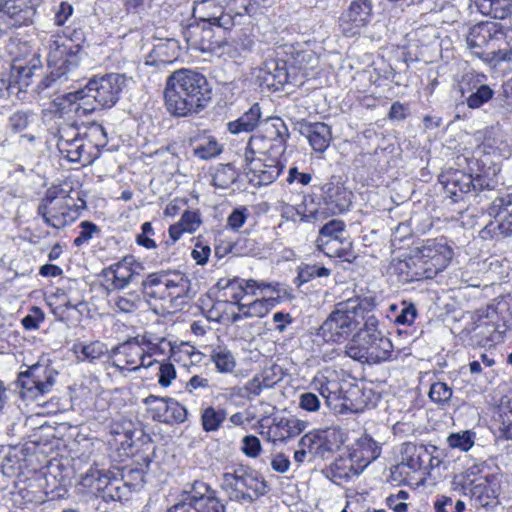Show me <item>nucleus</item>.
Segmentation results:
<instances>
[{"label":"nucleus","mask_w":512,"mask_h":512,"mask_svg":"<svg viewBox=\"0 0 512 512\" xmlns=\"http://www.w3.org/2000/svg\"><path fill=\"white\" fill-rule=\"evenodd\" d=\"M125 86L124 75L106 74L89 80L82 89L65 94L55 105L61 115L74 113L79 118L84 117L96 110L113 107Z\"/></svg>","instance_id":"obj_1"},{"label":"nucleus","mask_w":512,"mask_h":512,"mask_svg":"<svg viewBox=\"0 0 512 512\" xmlns=\"http://www.w3.org/2000/svg\"><path fill=\"white\" fill-rule=\"evenodd\" d=\"M164 98L167 110L173 116L187 117L207 107L211 90L203 74L182 68L167 78Z\"/></svg>","instance_id":"obj_2"},{"label":"nucleus","mask_w":512,"mask_h":512,"mask_svg":"<svg viewBox=\"0 0 512 512\" xmlns=\"http://www.w3.org/2000/svg\"><path fill=\"white\" fill-rule=\"evenodd\" d=\"M375 304L372 297H356L341 301L329 314L319 329V335L326 342L341 343L358 328L359 318Z\"/></svg>","instance_id":"obj_3"},{"label":"nucleus","mask_w":512,"mask_h":512,"mask_svg":"<svg viewBox=\"0 0 512 512\" xmlns=\"http://www.w3.org/2000/svg\"><path fill=\"white\" fill-rule=\"evenodd\" d=\"M393 344L384 334L357 332L345 346V354L362 363L380 364L392 359Z\"/></svg>","instance_id":"obj_4"},{"label":"nucleus","mask_w":512,"mask_h":512,"mask_svg":"<svg viewBox=\"0 0 512 512\" xmlns=\"http://www.w3.org/2000/svg\"><path fill=\"white\" fill-rule=\"evenodd\" d=\"M222 488L230 500L241 504H250L268 492L266 481L242 466L223 474Z\"/></svg>","instance_id":"obj_5"},{"label":"nucleus","mask_w":512,"mask_h":512,"mask_svg":"<svg viewBox=\"0 0 512 512\" xmlns=\"http://www.w3.org/2000/svg\"><path fill=\"white\" fill-rule=\"evenodd\" d=\"M107 143V134L101 124L93 123L85 134L63 145L60 154L70 162L83 166L93 163L99 157V148Z\"/></svg>","instance_id":"obj_6"},{"label":"nucleus","mask_w":512,"mask_h":512,"mask_svg":"<svg viewBox=\"0 0 512 512\" xmlns=\"http://www.w3.org/2000/svg\"><path fill=\"white\" fill-rule=\"evenodd\" d=\"M70 201L71 198L62 189L50 188L38 206V214L46 225L62 229L78 216V207Z\"/></svg>","instance_id":"obj_7"},{"label":"nucleus","mask_w":512,"mask_h":512,"mask_svg":"<svg viewBox=\"0 0 512 512\" xmlns=\"http://www.w3.org/2000/svg\"><path fill=\"white\" fill-rule=\"evenodd\" d=\"M465 330L475 344L492 347L503 341L507 325L496 309L488 307L477 311Z\"/></svg>","instance_id":"obj_8"},{"label":"nucleus","mask_w":512,"mask_h":512,"mask_svg":"<svg viewBox=\"0 0 512 512\" xmlns=\"http://www.w3.org/2000/svg\"><path fill=\"white\" fill-rule=\"evenodd\" d=\"M426 279L442 272L453 258V250L444 238L428 239L414 250Z\"/></svg>","instance_id":"obj_9"},{"label":"nucleus","mask_w":512,"mask_h":512,"mask_svg":"<svg viewBox=\"0 0 512 512\" xmlns=\"http://www.w3.org/2000/svg\"><path fill=\"white\" fill-rule=\"evenodd\" d=\"M373 17L371 0H353L339 17L340 32L347 38L357 37L366 28Z\"/></svg>","instance_id":"obj_10"},{"label":"nucleus","mask_w":512,"mask_h":512,"mask_svg":"<svg viewBox=\"0 0 512 512\" xmlns=\"http://www.w3.org/2000/svg\"><path fill=\"white\" fill-rule=\"evenodd\" d=\"M80 52V46L73 44L70 39L54 35L48 45V67L70 73L80 63Z\"/></svg>","instance_id":"obj_11"},{"label":"nucleus","mask_w":512,"mask_h":512,"mask_svg":"<svg viewBox=\"0 0 512 512\" xmlns=\"http://www.w3.org/2000/svg\"><path fill=\"white\" fill-rule=\"evenodd\" d=\"M55 383L52 370L41 365H33L18 377L21 396L26 399L38 400L40 396L50 391Z\"/></svg>","instance_id":"obj_12"},{"label":"nucleus","mask_w":512,"mask_h":512,"mask_svg":"<svg viewBox=\"0 0 512 512\" xmlns=\"http://www.w3.org/2000/svg\"><path fill=\"white\" fill-rule=\"evenodd\" d=\"M144 403L148 406L154 421L173 424L183 423L187 419L186 407L173 398L149 395L144 399Z\"/></svg>","instance_id":"obj_13"},{"label":"nucleus","mask_w":512,"mask_h":512,"mask_svg":"<svg viewBox=\"0 0 512 512\" xmlns=\"http://www.w3.org/2000/svg\"><path fill=\"white\" fill-rule=\"evenodd\" d=\"M144 266L134 256L128 255L103 270L104 276L111 281L113 289L123 290L137 280Z\"/></svg>","instance_id":"obj_14"},{"label":"nucleus","mask_w":512,"mask_h":512,"mask_svg":"<svg viewBox=\"0 0 512 512\" xmlns=\"http://www.w3.org/2000/svg\"><path fill=\"white\" fill-rule=\"evenodd\" d=\"M220 32L224 31L218 30L214 24L207 23V21H199L195 24H190L183 34L192 49L201 52H211L222 44L220 36L217 37V33Z\"/></svg>","instance_id":"obj_15"},{"label":"nucleus","mask_w":512,"mask_h":512,"mask_svg":"<svg viewBox=\"0 0 512 512\" xmlns=\"http://www.w3.org/2000/svg\"><path fill=\"white\" fill-rule=\"evenodd\" d=\"M35 14L36 0H0V18L10 27L29 26Z\"/></svg>","instance_id":"obj_16"},{"label":"nucleus","mask_w":512,"mask_h":512,"mask_svg":"<svg viewBox=\"0 0 512 512\" xmlns=\"http://www.w3.org/2000/svg\"><path fill=\"white\" fill-rule=\"evenodd\" d=\"M121 356L122 359L112 360L110 365L116 368L119 372H123L126 366H133L128 369L129 371H137L140 368H149L154 365V361L145 363L147 355L141 350V347L136 345L134 337L125 343L115 346L111 350V359L115 356Z\"/></svg>","instance_id":"obj_17"},{"label":"nucleus","mask_w":512,"mask_h":512,"mask_svg":"<svg viewBox=\"0 0 512 512\" xmlns=\"http://www.w3.org/2000/svg\"><path fill=\"white\" fill-rule=\"evenodd\" d=\"M223 10L220 0H195L193 16L199 21L214 24L218 30L228 31L234 26V17Z\"/></svg>","instance_id":"obj_18"},{"label":"nucleus","mask_w":512,"mask_h":512,"mask_svg":"<svg viewBox=\"0 0 512 512\" xmlns=\"http://www.w3.org/2000/svg\"><path fill=\"white\" fill-rule=\"evenodd\" d=\"M308 422L291 417H274L266 434L267 439L272 442H284L301 434L307 427Z\"/></svg>","instance_id":"obj_19"},{"label":"nucleus","mask_w":512,"mask_h":512,"mask_svg":"<svg viewBox=\"0 0 512 512\" xmlns=\"http://www.w3.org/2000/svg\"><path fill=\"white\" fill-rule=\"evenodd\" d=\"M269 161L270 163H265L264 160L250 161L244 164V171L254 186L269 185L279 177L283 167L275 158Z\"/></svg>","instance_id":"obj_20"},{"label":"nucleus","mask_w":512,"mask_h":512,"mask_svg":"<svg viewBox=\"0 0 512 512\" xmlns=\"http://www.w3.org/2000/svg\"><path fill=\"white\" fill-rule=\"evenodd\" d=\"M186 492L195 511L225 512V507L216 497L215 492L204 482H194L191 490Z\"/></svg>","instance_id":"obj_21"},{"label":"nucleus","mask_w":512,"mask_h":512,"mask_svg":"<svg viewBox=\"0 0 512 512\" xmlns=\"http://www.w3.org/2000/svg\"><path fill=\"white\" fill-rule=\"evenodd\" d=\"M298 130L305 136L315 152L323 153L332 139L331 128L324 122H298Z\"/></svg>","instance_id":"obj_22"},{"label":"nucleus","mask_w":512,"mask_h":512,"mask_svg":"<svg viewBox=\"0 0 512 512\" xmlns=\"http://www.w3.org/2000/svg\"><path fill=\"white\" fill-rule=\"evenodd\" d=\"M498 34H502L501 27L496 22L486 21L474 25L467 36V45L471 51L480 55L483 53L482 49L488 43L497 38Z\"/></svg>","instance_id":"obj_23"},{"label":"nucleus","mask_w":512,"mask_h":512,"mask_svg":"<svg viewBox=\"0 0 512 512\" xmlns=\"http://www.w3.org/2000/svg\"><path fill=\"white\" fill-rule=\"evenodd\" d=\"M390 270L393 275L397 276L398 282L402 284L426 279L414 252L405 259H394L390 264Z\"/></svg>","instance_id":"obj_24"},{"label":"nucleus","mask_w":512,"mask_h":512,"mask_svg":"<svg viewBox=\"0 0 512 512\" xmlns=\"http://www.w3.org/2000/svg\"><path fill=\"white\" fill-rule=\"evenodd\" d=\"M381 454V447L369 435H364L352 445L349 455L364 470L371 462Z\"/></svg>","instance_id":"obj_25"},{"label":"nucleus","mask_w":512,"mask_h":512,"mask_svg":"<svg viewBox=\"0 0 512 512\" xmlns=\"http://www.w3.org/2000/svg\"><path fill=\"white\" fill-rule=\"evenodd\" d=\"M445 192L451 197L473 192V175L460 170H450L440 176Z\"/></svg>","instance_id":"obj_26"},{"label":"nucleus","mask_w":512,"mask_h":512,"mask_svg":"<svg viewBox=\"0 0 512 512\" xmlns=\"http://www.w3.org/2000/svg\"><path fill=\"white\" fill-rule=\"evenodd\" d=\"M363 470L351 458L339 457L326 470V476L336 485H342L350 481L353 477L358 476Z\"/></svg>","instance_id":"obj_27"},{"label":"nucleus","mask_w":512,"mask_h":512,"mask_svg":"<svg viewBox=\"0 0 512 512\" xmlns=\"http://www.w3.org/2000/svg\"><path fill=\"white\" fill-rule=\"evenodd\" d=\"M136 345L141 347L147 358L152 356L166 357L170 356L172 350L171 342L165 337L158 336L152 333H144L134 337Z\"/></svg>","instance_id":"obj_28"},{"label":"nucleus","mask_w":512,"mask_h":512,"mask_svg":"<svg viewBox=\"0 0 512 512\" xmlns=\"http://www.w3.org/2000/svg\"><path fill=\"white\" fill-rule=\"evenodd\" d=\"M428 445L405 442L401 446V461L399 466H405L412 471L424 468L425 459L428 456Z\"/></svg>","instance_id":"obj_29"},{"label":"nucleus","mask_w":512,"mask_h":512,"mask_svg":"<svg viewBox=\"0 0 512 512\" xmlns=\"http://www.w3.org/2000/svg\"><path fill=\"white\" fill-rule=\"evenodd\" d=\"M168 273L169 271H160L149 274L141 283L143 294L149 298L167 301L169 299Z\"/></svg>","instance_id":"obj_30"},{"label":"nucleus","mask_w":512,"mask_h":512,"mask_svg":"<svg viewBox=\"0 0 512 512\" xmlns=\"http://www.w3.org/2000/svg\"><path fill=\"white\" fill-rule=\"evenodd\" d=\"M472 490L470 498L474 499L478 506L491 505L498 496L496 477L494 475L479 477Z\"/></svg>","instance_id":"obj_31"},{"label":"nucleus","mask_w":512,"mask_h":512,"mask_svg":"<svg viewBox=\"0 0 512 512\" xmlns=\"http://www.w3.org/2000/svg\"><path fill=\"white\" fill-rule=\"evenodd\" d=\"M73 351L78 360L82 362L96 363L104 357L111 359V351L108 346L99 340L76 343L73 345Z\"/></svg>","instance_id":"obj_32"},{"label":"nucleus","mask_w":512,"mask_h":512,"mask_svg":"<svg viewBox=\"0 0 512 512\" xmlns=\"http://www.w3.org/2000/svg\"><path fill=\"white\" fill-rule=\"evenodd\" d=\"M261 115L259 103H254L250 109L243 113L238 119L228 122L227 129L232 134L252 132L258 126Z\"/></svg>","instance_id":"obj_33"},{"label":"nucleus","mask_w":512,"mask_h":512,"mask_svg":"<svg viewBox=\"0 0 512 512\" xmlns=\"http://www.w3.org/2000/svg\"><path fill=\"white\" fill-rule=\"evenodd\" d=\"M318 439L320 442V451L317 455L324 457L325 453H331L338 450L345 442L346 435L338 427H329L325 430H318Z\"/></svg>","instance_id":"obj_34"},{"label":"nucleus","mask_w":512,"mask_h":512,"mask_svg":"<svg viewBox=\"0 0 512 512\" xmlns=\"http://www.w3.org/2000/svg\"><path fill=\"white\" fill-rule=\"evenodd\" d=\"M179 56V46L177 41L167 39L155 45L152 50L147 63L149 64H170L173 63Z\"/></svg>","instance_id":"obj_35"},{"label":"nucleus","mask_w":512,"mask_h":512,"mask_svg":"<svg viewBox=\"0 0 512 512\" xmlns=\"http://www.w3.org/2000/svg\"><path fill=\"white\" fill-rule=\"evenodd\" d=\"M478 11L495 19H505L511 14L512 0H475Z\"/></svg>","instance_id":"obj_36"},{"label":"nucleus","mask_w":512,"mask_h":512,"mask_svg":"<svg viewBox=\"0 0 512 512\" xmlns=\"http://www.w3.org/2000/svg\"><path fill=\"white\" fill-rule=\"evenodd\" d=\"M168 293L167 301H174L178 298L191 297V283L188 277L181 272L168 273Z\"/></svg>","instance_id":"obj_37"},{"label":"nucleus","mask_w":512,"mask_h":512,"mask_svg":"<svg viewBox=\"0 0 512 512\" xmlns=\"http://www.w3.org/2000/svg\"><path fill=\"white\" fill-rule=\"evenodd\" d=\"M273 147L271 140L262 135H252L247 143L244 153V163L263 160L260 156L266 155L269 148Z\"/></svg>","instance_id":"obj_38"},{"label":"nucleus","mask_w":512,"mask_h":512,"mask_svg":"<svg viewBox=\"0 0 512 512\" xmlns=\"http://www.w3.org/2000/svg\"><path fill=\"white\" fill-rule=\"evenodd\" d=\"M276 303V298L269 297L255 300L250 304L237 303V307L244 318H262L270 312Z\"/></svg>","instance_id":"obj_39"},{"label":"nucleus","mask_w":512,"mask_h":512,"mask_svg":"<svg viewBox=\"0 0 512 512\" xmlns=\"http://www.w3.org/2000/svg\"><path fill=\"white\" fill-rule=\"evenodd\" d=\"M35 66L13 63L10 73L9 88L17 87L19 91L27 88L32 82Z\"/></svg>","instance_id":"obj_40"},{"label":"nucleus","mask_w":512,"mask_h":512,"mask_svg":"<svg viewBox=\"0 0 512 512\" xmlns=\"http://www.w3.org/2000/svg\"><path fill=\"white\" fill-rule=\"evenodd\" d=\"M227 411L223 408L208 406L202 410L201 424L205 432H215L219 430L226 420Z\"/></svg>","instance_id":"obj_41"},{"label":"nucleus","mask_w":512,"mask_h":512,"mask_svg":"<svg viewBox=\"0 0 512 512\" xmlns=\"http://www.w3.org/2000/svg\"><path fill=\"white\" fill-rule=\"evenodd\" d=\"M325 243L326 242H319L316 244L318 249L322 251L326 256L348 260L347 257L350 254L351 243L344 237L328 241L327 244Z\"/></svg>","instance_id":"obj_42"},{"label":"nucleus","mask_w":512,"mask_h":512,"mask_svg":"<svg viewBox=\"0 0 512 512\" xmlns=\"http://www.w3.org/2000/svg\"><path fill=\"white\" fill-rule=\"evenodd\" d=\"M222 152V146L213 136L201 138L193 148V155L201 160H210Z\"/></svg>","instance_id":"obj_43"},{"label":"nucleus","mask_w":512,"mask_h":512,"mask_svg":"<svg viewBox=\"0 0 512 512\" xmlns=\"http://www.w3.org/2000/svg\"><path fill=\"white\" fill-rule=\"evenodd\" d=\"M211 360L219 373H231L236 367V360L232 352L226 347L218 346L212 350Z\"/></svg>","instance_id":"obj_44"},{"label":"nucleus","mask_w":512,"mask_h":512,"mask_svg":"<svg viewBox=\"0 0 512 512\" xmlns=\"http://www.w3.org/2000/svg\"><path fill=\"white\" fill-rule=\"evenodd\" d=\"M235 305L237 306V303L231 300H219L214 303L210 310L211 317H214L217 321L230 320L232 323H236L244 316L240 311L239 313L234 312L233 307Z\"/></svg>","instance_id":"obj_45"},{"label":"nucleus","mask_w":512,"mask_h":512,"mask_svg":"<svg viewBox=\"0 0 512 512\" xmlns=\"http://www.w3.org/2000/svg\"><path fill=\"white\" fill-rule=\"evenodd\" d=\"M498 172L496 167H489L483 173L473 176V192L480 193L496 189L499 185Z\"/></svg>","instance_id":"obj_46"},{"label":"nucleus","mask_w":512,"mask_h":512,"mask_svg":"<svg viewBox=\"0 0 512 512\" xmlns=\"http://www.w3.org/2000/svg\"><path fill=\"white\" fill-rule=\"evenodd\" d=\"M266 69L267 76L264 80L268 86L278 89L280 86L288 83L289 76L284 62L271 61L266 64Z\"/></svg>","instance_id":"obj_47"},{"label":"nucleus","mask_w":512,"mask_h":512,"mask_svg":"<svg viewBox=\"0 0 512 512\" xmlns=\"http://www.w3.org/2000/svg\"><path fill=\"white\" fill-rule=\"evenodd\" d=\"M170 357L175 362H182L183 366L187 367L201 361L202 353L197 351L194 346L183 343L177 348L172 346Z\"/></svg>","instance_id":"obj_48"},{"label":"nucleus","mask_w":512,"mask_h":512,"mask_svg":"<svg viewBox=\"0 0 512 512\" xmlns=\"http://www.w3.org/2000/svg\"><path fill=\"white\" fill-rule=\"evenodd\" d=\"M476 433L471 430L451 433L447 437L449 447L459 449L460 451H469L475 443Z\"/></svg>","instance_id":"obj_49"},{"label":"nucleus","mask_w":512,"mask_h":512,"mask_svg":"<svg viewBox=\"0 0 512 512\" xmlns=\"http://www.w3.org/2000/svg\"><path fill=\"white\" fill-rule=\"evenodd\" d=\"M345 223L342 220L333 219L321 227L316 243L328 242L344 237Z\"/></svg>","instance_id":"obj_50"},{"label":"nucleus","mask_w":512,"mask_h":512,"mask_svg":"<svg viewBox=\"0 0 512 512\" xmlns=\"http://www.w3.org/2000/svg\"><path fill=\"white\" fill-rule=\"evenodd\" d=\"M351 192L344 187L336 186L328 193L330 203L334 205L333 212L342 213L348 209L351 204Z\"/></svg>","instance_id":"obj_51"},{"label":"nucleus","mask_w":512,"mask_h":512,"mask_svg":"<svg viewBox=\"0 0 512 512\" xmlns=\"http://www.w3.org/2000/svg\"><path fill=\"white\" fill-rule=\"evenodd\" d=\"M273 383L269 377L264 375H255L252 379L246 382L243 386V391L246 393V399H253L259 396L263 390L270 389Z\"/></svg>","instance_id":"obj_52"},{"label":"nucleus","mask_w":512,"mask_h":512,"mask_svg":"<svg viewBox=\"0 0 512 512\" xmlns=\"http://www.w3.org/2000/svg\"><path fill=\"white\" fill-rule=\"evenodd\" d=\"M136 432L137 424L132 420L124 417L115 420L110 426V433L116 436H123L126 439V442L128 440H133ZM121 443L124 444L125 441H121Z\"/></svg>","instance_id":"obj_53"},{"label":"nucleus","mask_w":512,"mask_h":512,"mask_svg":"<svg viewBox=\"0 0 512 512\" xmlns=\"http://www.w3.org/2000/svg\"><path fill=\"white\" fill-rule=\"evenodd\" d=\"M237 178L236 171L231 164L221 165L213 175L212 184L221 189L228 188Z\"/></svg>","instance_id":"obj_54"},{"label":"nucleus","mask_w":512,"mask_h":512,"mask_svg":"<svg viewBox=\"0 0 512 512\" xmlns=\"http://www.w3.org/2000/svg\"><path fill=\"white\" fill-rule=\"evenodd\" d=\"M35 120V114L29 110H18L8 119V126L14 133L26 130Z\"/></svg>","instance_id":"obj_55"},{"label":"nucleus","mask_w":512,"mask_h":512,"mask_svg":"<svg viewBox=\"0 0 512 512\" xmlns=\"http://www.w3.org/2000/svg\"><path fill=\"white\" fill-rule=\"evenodd\" d=\"M494 91L485 84L480 85L466 98L467 106L471 109H478L490 101Z\"/></svg>","instance_id":"obj_56"},{"label":"nucleus","mask_w":512,"mask_h":512,"mask_svg":"<svg viewBox=\"0 0 512 512\" xmlns=\"http://www.w3.org/2000/svg\"><path fill=\"white\" fill-rule=\"evenodd\" d=\"M330 274L331 270L324 266H319L317 264H304L299 267V273L296 280H298L299 285H301L315 277H328Z\"/></svg>","instance_id":"obj_57"},{"label":"nucleus","mask_w":512,"mask_h":512,"mask_svg":"<svg viewBox=\"0 0 512 512\" xmlns=\"http://www.w3.org/2000/svg\"><path fill=\"white\" fill-rule=\"evenodd\" d=\"M56 136L57 148L59 150L65 143L67 145L82 136V134L74 123H59Z\"/></svg>","instance_id":"obj_58"},{"label":"nucleus","mask_w":512,"mask_h":512,"mask_svg":"<svg viewBox=\"0 0 512 512\" xmlns=\"http://www.w3.org/2000/svg\"><path fill=\"white\" fill-rule=\"evenodd\" d=\"M452 394V389L444 382L433 383L429 390V398L431 401L440 406L448 404Z\"/></svg>","instance_id":"obj_59"},{"label":"nucleus","mask_w":512,"mask_h":512,"mask_svg":"<svg viewBox=\"0 0 512 512\" xmlns=\"http://www.w3.org/2000/svg\"><path fill=\"white\" fill-rule=\"evenodd\" d=\"M141 295L137 292L125 293L115 298V306L122 312L132 313L138 309Z\"/></svg>","instance_id":"obj_60"},{"label":"nucleus","mask_w":512,"mask_h":512,"mask_svg":"<svg viewBox=\"0 0 512 512\" xmlns=\"http://www.w3.org/2000/svg\"><path fill=\"white\" fill-rule=\"evenodd\" d=\"M478 478H469L468 475L462 473L456 474L451 481V489L463 496H469L473 487L477 483Z\"/></svg>","instance_id":"obj_61"},{"label":"nucleus","mask_w":512,"mask_h":512,"mask_svg":"<svg viewBox=\"0 0 512 512\" xmlns=\"http://www.w3.org/2000/svg\"><path fill=\"white\" fill-rule=\"evenodd\" d=\"M466 508L462 500L454 502L451 497L442 495L434 502L435 512H463Z\"/></svg>","instance_id":"obj_62"},{"label":"nucleus","mask_w":512,"mask_h":512,"mask_svg":"<svg viewBox=\"0 0 512 512\" xmlns=\"http://www.w3.org/2000/svg\"><path fill=\"white\" fill-rule=\"evenodd\" d=\"M79 235L74 239V245L77 247L82 246L92 239L94 234H98L100 229L96 224L90 221H82L79 225Z\"/></svg>","instance_id":"obj_63"},{"label":"nucleus","mask_w":512,"mask_h":512,"mask_svg":"<svg viewBox=\"0 0 512 512\" xmlns=\"http://www.w3.org/2000/svg\"><path fill=\"white\" fill-rule=\"evenodd\" d=\"M500 430L506 438L512 439V400L502 407L500 413Z\"/></svg>","instance_id":"obj_64"}]
</instances>
